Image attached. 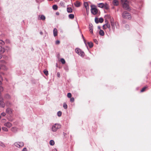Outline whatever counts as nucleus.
Wrapping results in <instances>:
<instances>
[{
	"label": "nucleus",
	"mask_w": 151,
	"mask_h": 151,
	"mask_svg": "<svg viewBox=\"0 0 151 151\" xmlns=\"http://www.w3.org/2000/svg\"><path fill=\"white\" fill-rule=\"evenodd\" d=\"M11 130L12 132L15 133L18 131V128L15 127H13L11 129Z\"/></svg>",
	"instance_id": "6ab92c4d"
},
{
	"label": "nucleus",
	"mask_w": 151,
	"mask_h": 151,
	"mask_svg": "<svg viewBox=\"0 0 151 151\" xmlns=\"http://www.w3.org/2000/svg\"><path fill=\"white\" fill-rule=\"evenodd\" d=\"M0 145L3 147H5V145L2 142H0Z\"/></svg>",
	"instance_id": "72a5a7b5"
},
{
	"label": "nucleus",
	"mask_w": 151,
	"mask_h": 151,
	"mask_svg": "<svg viewBox=\"0 0 151 151\" xmlns=\"http://www.w3.org/2000/svg\"><path fill=\"white\" fill-rule=\"evenodd\" d=\"M121 3L124 9L126 10L129 9V2L127 0H121Z\"/></svg>",
	"instance_id": "f257e3e1"
},
{
	"label": "nucleus",
	"mask_w": 151,
	"mask_h": 151,
	"mask_svg": "<svg viewBox=\"0 0 151 151\" xmlns=\"http://www.w3.org/2000/svg\"><path fill=\"white\" fill-rule=\"evenodd\" d=\"M112 4L114 6H118L119 4V2L118 0H114Z\"/></svg>",
	"instance_id": "dca6fc26"
},
{
	"label": "nucleus",
	"mask_w": 151,
	"mask_h": 151,
	"mask_svg": "<svg viewBox=\"0 0 151 151\" xmlns=\"http://www.w3.org/2000/svg\"><path fill=\"white\" fill-rule=\"evenodd\" d=\"M147 87L146 86L144 87L143 88H142V90H141L140 92H144L145 91V89L147 88Z\"/></svg>",
	"instance_id": "a19ab883"
},
{
	"label": "nucleus",
	"mask_w": 151,
	"mask_h": 151,
	"mask_svg": "<svg viewBox=\"0 0 151 151\" xmlns=\"http://www.w3.org/2000/svg\"><path fill=\"white\" fill-rule=\"evenodd\" d=\"M5 62L4 60L0 61V70L2 69L4 70H6V67L5 66Z\"/></svg>",
	"instance_id": "39448f33"
},
{
	"label": "nucleus",
	"mask_w": 151,
	"mask_h": 151,
	"mask_svg": "<svg viewBox=\"0 0 151 151\" xmlns=\"http://www.w3.org/2000/svg\"><path fill=\"white\" fill-rule=\"evenodd\" d=\"M4 98L5 99H10L11 97L9 95L6 94L5 95Z\"/></svg>",
	"instance_id": "5701e85b"
},
{
	"label": "nucleus",
	"mask_w": 151,
	"mask_h": 151,
	"mask_svg": "<svg viewBox=\"0 0 151 151\" xmlns=\"http://www.w3.org/2000/svg\"><path fill=\"white\" fill-rule=\"evenodd\" d=\"M74 101V99L73 98V97H72V98H70V101L71 102H73Z\"/></svg>",
	"instance_id": "c03bdc74"
},
{
	"label": "nucleus",
	"mask_w": 151,
	"mask_h": 151,
	"mask_svg": "<svg viewBox=\"0 0 151 151\" xmlns=\"http://www.w3.org/2000/svg\"><path fill=\"white\" fill-rule=\"evenodd\" d=\"M60 5L62 7H65L64 3L62 1L60 2Z\"/></svg>",
	"instance_id": "c756f323"
},
{
	"label": "nucleus",
	"mask_w": 151,
	"mask_h": 151,
	"mask_svg": "<svg viewBox=\"0 0 151 151\" xmlns=\"http://www.w3.org/2000/svg\"><path fill=\"white\" fill-rule=\"evenodd\" d=\"M91 13H92V14H93L94 15H95L96 14H97V13L98 12V10H97V9L95 8H92V5H91Z\"/></svg>",
	"instance_id": "6e6552de"
},
{
	"label": "nucleus",
	"mask_w": 151,
	"mask_h": 151,
	"mask_svg": "<svg viewBox=\"0 0 151 151\" xmlns=\"http://www.w3.org/2000/svg\"><path fill=\"white\" fill-rule=\"evenodd\" d=\"M6 106L8 107H11L12 106V104L11 102L9 101H7L5 102Z\"/></svg>",
	"instance_id": "ddd939ff"
},
{
	"label": "nucleus",
	"mask_w": 151,
	"mask_h": 151,
	"mask_svg": "<svg viewBox=\"0 0 151 151\" xmlns=\"http://www.w3.org/2000/svg\"><path fill=\"white\" fill-rule=\"evenodd\" d=\"M57 115L58 116H60L62 115V112L60 111H58L57 113Z\"/></svg>",
	"instance_id": "ea45409f"
},
{
	"label": "nucleus",
	"mask_w": 151,
	"mask_h": 151,
	"mask_svg": "<svg viewBox=\"0 0 151 151\" xmlns=\"http://www.w3.org/2000/svg\"><path fill=\"white\" fill-rule=\"evenodd\" d=\"M82 38H83V41H84V42H85V44L86 45V42H85V39H84V37H83V36Z\"/></svg>",
	"instance_id": "864d4df0"
},
{
	"label": "nucleus",
	"mask_w": 151,
	"mask_h": 151,
	"mask_svg": "<svg viewBox=\"0 0 151 151\" xmlns=\"http://www.w3.org/2000/svg\"><path fill=\"white\" fill-rule=\"evenodd\" d=\"M89 29L90 30V32L93 33V26L91 23H90L89 24Z\"/></svg>",
	"instance_id": "4468645a"
},
{
	"label": "nucleus",
	"mask_w": 151,
	"mask_h": 151,
	"mask_svg": "<svg viewBox=\"0 0 151 151\" xmlns=\"http://www.w3.org/2000/svg\"><path fill=\"white\" fill-rule=\"evenodd\" d=\"M22 151H27V149L26 147H24L22 150Z\"/></svg>",
	"instance_id": "8fccbe9b"
},
{
	"label": "nucleus",
	"mask_w": 151,
	"mask_h": 151,
	"mask_svg": "<svg viewBox=\"0 0 151 151\" xmlns=\"http://www.w3.org/2000/svg\"><path fill=\"white\" fill-rule=\"evenodd\" d=\"M50 145L53 146L55 144V142L53 140H51L50 141Z\"/></svg>",
	"instance_id": "c85d7f7f"
},
{
	"label": "nucleus",
	"mask_w": 151,
	"mask_h": 151,
	"mask_svg": "<svg viewBox=\"0 0 151 151\" xmlns=\"http://www.w3.org/2000/svg\"><path fill=\"white\" fill-rule=\"evenodd\" d=\"M47 0L48 1H52L53 0Z\"/></svg>",
	"instance_id": "052dcab7"
},
{
	"label": "nucleus",
	"mask_w": 151,
	"mask_h": 151,
	"mask_svg": "<svg viewBox=\"0 0 151 151\" xmlns=\"http://www.w3.org/2000/svg\"><path fill=\"white\" fill-rule=\"evenodd\" d=\"M64 134H66V133H64Z\"/></svg>",
	"instance_id": "338daca9"
},
{
	"label": "nucleus",
	"mask_w": 151,
	"mask_h": 151,
	"mask_svg": "<svg viewBox=\"0 0 151 151\" xmlns=\"http://www.w3.org/2000/svg\"><path fill=\"white\" fill-rule=\"evenodd\" d=\"M4 125L8 128H10L12 126V124L9 122H7L4 124Z\"/></svg>",
	"instance_id": "f3484780"
},
{
	"label": "nucleus",
	"mask_w": 151,
	"mask_h": 151,
	"mask_svg": "<svg viewBox=\"0 0 151 151\" xmlns=\"http://www.w3.org/2000/svg\"><path fill=\"white\" fill-rule=\"evenodd\" d=\"M66 70H68V69H66Z\"/></svg>",
	"instance_id": "0e129e2a"
},
{
	"label": "nucleus",
	"mask_w": 151,
	"mask_h": 151,
	"mask_svg": "<svg viewBox=\"0 0 151 151\" xmlns=\"http://www.w3.org/2000/svg\"><path fill=\"white\" fill-rule=\"evenodd\" d=\"M40 34L41 35H42L43 33V32L42 31H41L40 32Z\"/></svg>",
	"instance_id": "6e6d98bb"
},
{
	"label": "nucleus",
	"mask_w": 151,
	"mask_h": 151,
	"mask_svg": "<svg viewBox=\"0 0 151 151\" xmlns=\"http://www.w3.org/2000/svg\"><path fill=\"white\" fill-rule=\"evenodd\" d=\"M76 52L78 55L82 57L84 56L85 54L84 52L79 48H76L75 50Z\"/></svg>",
	"instance_id": "20e7f679"
},
{
	"label": "nucleus",
	"mask_w": 151,
	"mask_h": 151,
	"mask_svg": "<svg viewBox=\"0 0 151 151\" xmlns=\"http://www.w3.org/2000/svg\"><path fill=\"white\" fill-rule=\"evenodd\" d=\"M94 42L97 44H98V42L97 40L96 39H94L93 40Z\"/></svg>",
	"instance_id": "49530a36"
},
{
	"label": "nucleus",
	"mask_w": 151,
	"mask_h": 151,
	"mask_svg": "<svg viewBox=\"0 0 151 151\" xmlns=\"http://www.w3.org/2000/svg\"><path fill=\"white\" fill-rule=\"evenodd\" d=\"M83 35H82V37H83Z\"/></svg>",
	"instance_id": "69168bd1"
},
{
	"label": "nucleus",
	"mask_w": 151,
	"mask_h": 151,
	"mask_svg": "<svg viewBox=\"0 0 151 151\" xmlns=\"http://www.w3.org/2000/svg\"><path fill=\"white\" fill-rule=\"evenodd\" d=\"M98 28L99 29H100L101 27H100L99 26H98Z\"/></svg>",
	"instance_id": "4d7b16f0"
},
{
	"label": "nucleus",
	"mask_w": 151,
	"mask_h": 151,
	"mask_svg": "<svg viewBox=\"0 0 151 151\" xmlns=\"http://www.w3.org/2000/svg\"><path fill=\"white\" fill-rule=\"evenodd\" d=\"M53 9L55 10L58 9V6L56 5H54L52 6Z\"/></svg>",
	"instance_id": "7c9ffc66"
},
{
	"label": "nucleus",
	"mask_w": 151,
	"mask_h": 151,
	"mask_svg": "<svg viewBox=\"0 0 151 151\" xmlns=\"http://www.w3.org/2000/svg\"><path fill=\"white\" fill-rule=\"evenodd\" d=\"M65 2H67L69 0H64Z\"/></svg>",
	"instance_id": "bf43d9fd"
},
{
	"label": "nucleus",
	"mask_w": 151,
	"mask_h": 151,
	"mask_svg": "<svg viewBox=\"0 0 151 151\" xmlns=\"http://www.w3.org/2000/svg\"><path fill=\"white\" fill-rule=\"evenodd\" d=\"M5 50L4 47L2 46H0V53H3L5 52Z\"/></svg>",
	"instance_id": "412c9836"
},
{
	"label": "nucleus",
	"mask_w": 151,
	"mask_h": 151,
	"mask_svg": "<svg viewBox=\"0 0 151 151\" xmlns=\"http://www.w3.org/2000/svg\"><path fill=\"white\" fill-rule=\"evenodd\" d=\"M88 45L90 48L92 47L93 46V43L91 42H88Z\"/></svg>",
	"instance_id": "a878e982"
},
{
	"label": "nucleus",
	"mask_w": 151,
	"mask_h": 151,
	"mask_svg": "<svg viewBox=\"0 0 151 151\" xmlns=\"http://www.w3.org/2000/svg\"><path fill=\"white\" fill-rule=\"evenodd\" d=\"M61 126L60 124L58 123H56L52 126V130L53 132H55L58 129H59L61 128Z\"/></svg>",
	"instance_id": "7ed1b4c3"
},
{
	"label": "nucleus",
	"mask_w": 151,
	"mask_h": 151,
	"mask_svg": "<svg viewBox=\"0 0 151 151\" xmlns=\"http://www.w3.org/2000/svg\"><path fill=\"white\" fill-rule=\"evenodd\" d=\"M95 22L96 24H98L99 23V20L98 19V18H95Z\"/></svg>",
	"instance_id": "79ce46f5"
},
{
	"label": "nucleus",
	"mask_w": 151,
	"mask_h": 151,
	"mask_svg": "<svg viewBox=\"0 0 151 151\" xmlns=\"http://www.w3.org/2000/svg\"><path fill=\"white\" fill-rule=\"evenodd\" d=\"M68 17L70 19H73L74 18V15L73 14H70L68 15Z\"/></svg>",
	"instance_id": "cd10ccee"
},
{
	"label": "nucleus",
	"mask_w": 151,
	"mask_h": 151,
	"mask_svg": "<svg viewBox=\"0 0 151 151\" xmlns=\"http://www.w3.org/2000/svg\"><path fill=\"white\" fill-rule=\"evenodd\" d=\"M63 107L65 109H66L67 108V107H68L67 105V104L65 103H64L63 105Z\"/></svg>",
	"instance_id": "e433bc0d"
},
{
	"label": "nucleus",
	"mask_w": 151,
	"mask_h": 151,
	"mask_svg": "<svg viewBox=\"0 0 151 151\" xmlns=\"http://www.w3.org/2000/svg\"><path fill=\"white\" fill-rule=\"evenodd\" d=\"M53 35L54 37H56L58 35V31L56 28H55L53 30Z\"/></svg>",
	"instance_id": "a211bd4d"
},
{
	"label": "nucleus",
	"mask_w": 151,
	"mask_h": 151,
	"mask_svg": "<svg viewBox=\"0 0 151 151\" xmlns=\"http://www.w3.org/2000/svg\"><path fill=\"white\" fill-rule=\"evenodd\" d=\"M99 22L101 23L104 21V19L102 18H100L99 19Z\"/></svg>",
	"instance_id": "f704fd0d"
},
{
	"label": "nucleus",
	"mask_w": 151,
	"mask_h": 151,
	"mask_svg": "<svg viewBox=\"0 0 151 151\" xmlns=\"http://www.w3.org/2000/svg\"><path fill=\"white\" fill-rule=\"evenodd\" d=\"M98 6L99 7L103 8L104 6V4L103 3H100L98 4Z\"/></svg>",
	"instance_id": "b1692460"
},
{
	"label": "nucleus",
	"mask_w": 151,
	"mask_h": 151,
	"mask_svg": "<svg viewBox=\"0 0 151 151\" xmlns=\"http://www.w3.org/2000/svg\"><path fill=\"white\" fill-rule=\"evenodd\" d=\"M125 27L127 29H128L129 28V26L127 24L125 26Z\"/></svg>",
	"instance_id": "de8ad7c7"
},
{
	"label": "nucleus",
	"mask_w": 151,
	"mask_h": 151,
	"mask_svg": "<svg viewBox=\"0 0 151 151\" xmlns=\"http://www.w3.org/2000/svg\"><path fill=\"white\" fill-rule=\"evenodd\" d=\"M43 72L46 76H47L48 74V72L47 70H44Z\"/></svg>",
	"instance_id": "c9c22d12"
},
{
	"label": "nucleus",
	"mask_w": 151,
	"mask_h": 151,
	"mask_svg": "<svg viewBox=\"0 0 151 151\" xmlns=\"http://www.w3.org/2000/svg\"><path fill=\"white\" fill-rule=\"evenodd\" d=\"M5 104L3 101V99L2 97L0 96V107L4 108Z\"/></svg>",
	"instance_id": "0eeeda50"
},
{
	"label": "nucleus",
	"mask_w": 151,
	"mask_h": 151,
	"mask_svg": "<svg viewBox=\"0 0 151 151\" xmlns=\"http://www.w3.org/2000/svg\"><path fill=\"white\" fill-rule=\"evenodd\" d=\"M46 18L45 16L43 15H39L38 16V19L40 20H42L44 21L45 19Z\"/></svg>",
	"instance_id": "f8f14e48"
},
{
	"label": "nucleus",
	"mask_w": 151,
	"mask_h": 151,
	"mask_svg": "<svg viewBox=\"0 0 151 151\" xmlns=\"http://www.w3.org/2000/svg\"><path fill=\"white\" fill-rule=\"evenodd\" d=\"M1 116L0 115V119H1Z\"/></svg>",
	"instance_id": "e2e57ef3"
},
{
	"label": "nucleus",
	"mask_w": 151,
	"mask_h": 151,
	"mask_svg": "<svg viewBox=\"0 0 151 151\" xmlns=\"http://www.w3.org/2000/svg\"><path fill=\"white\" fill-rule=\"evenodd\" d=\"M72 11V9L71 7H68L67 8V11L68 13H71Z\"/></svg>",
	"instance_id": "bb28decb"
},
{
	"label": "nucleus",
	"mask_w": 151,
	"mask_h": 151,
	"mask_svg": "<svg viewBox=\"0 0 151 151\" xmlns=\"http://www.w3.org/2000/svg\"><path fill=\"white\" fill-rule=\"evenodd\" d=\"M75 6L76 7H79L80 6V3L78 1H76L74 3Z\"/></svg>",
	"instance_id": "4be33fe9"
},
{
	"label": "nucleus",
	"mask_w": 151,
	"mask_h": 151,
	"mask_svg": "<svg viewBox=\"0 0 151 151\" xmlns=\"http://www.w3.org/2000/svg\"><path fill=\"white\" fill-rule=\"evenodd\" d=\"M2 129L4 131L7 132L8 131L7 128L6 127H3Z\"/></svg>",
	"instance_id": "58836bf2"
},
{
	"label": "nucleus",
	"mask_w": 151,
	"mask_h": 151,
	"mask_svg": "<svg viewBox=\"0 0 151 151\" xmlns=\"http://www.w3.org/2000/svg\"><path fill=\"white\" fill-rule=\"evenodd\" d=\"M84 6L86 9L87 12L89 11V8L88 3L87 2H84Z\"/></svg>",
	"instance_id": "9b49d317"
},
{
	"label": "nucleus",
	"mask_w": 151,
	"mask_h": 151,
	"mask_svg": "<svg viewBox=\"0 0 151 151\" xmlns=\"http://www.w3.org/2000/svg\"><path fill=\"white\" fill-rule=\"evenodd\" d=\"M99 34L100 35L103 36L104 35V32L103 30L100 29L99 32Z\"/></svg>",
	"instance_id": "393cba45"
},
{
	"label": "nucleus",
	"mask_w": 151,
	"mask_h": 151,
	"mask_svg": "<svg viewBox=\"0 0 151 151\" xmlns=\"http://www.w3.org/2000/svg\"><path fill=\"white\" fill-rule=\"evenodd\" d=\"M39 6H38V8L39 9Z\"/></svg>",
	"instance_id": "774afa93"
},
{
	"label": "nucleus",
	"mask_w": 151,
	"mask_h": 151,
	"mask_svg": "<svg viewBox=\"0 0 151 151\" xmlns=\"http://www.w3.org/2000/svg\"><path fill=\"white\" fill-rule=\"evenodd\" d=\"M56 14L57 15H58L59 14V13L58 12H57L56 13Z\"/></svg>",
	"instance_id": "5fc2aeb1"
},
{
	"label": "nucleus",
	"mask_w": 151,
	"mask_h": 151,
	"mask_svg": "<svg viewBox=\"0 0 151 151\" xmlns=\"http://www.w3.org/2000/svg\"><path fill=\"white\" fill-rule=\"evenodd\" d=\"M6 113L9 114H11L12 113V110L11 108L8 107L6 109Z\"/></svg>",
	"instance_id": "9d476101"
},
{
	"label": "nucleus",
	"mask_w": 151,
	"mask_h": 151,
	"mask_svg": "<svg viewBox=\"0 0 151 151\" xmlns=\"http://www.w3.org/2000/svg\"><path fill=\"white\" fill-rule=\"evenodd\" d=\"M24 143L23 142H17L14 143V145L17 147L20 148L24 146Z\"/></svg>",
	"instance_id": "423d86ee"
},
{
	"label": "nucleus",
	"mask_w": 151,
	"mask_h": 151,
	"mask_svg": "<svg viewBox=\"0 0 151 151\" xmlns=\"http://www.w3.org/2000/svg\"><path fill=\"white\" fill-rule=\"evenodd\" d=\"M6 115L5 112H2L1 114V115L3 116H4Z\"/></svg>",
	"instance_id": "09e8293b"
},
{
	"label": "nucleus",
	"mask_w": 151,
	"mask_h": 151,
	"mask_svg": "<svg viewBox=\"0 0 151 151\" xmlns=\"http://www.w3.org/2000/svg\"><path fill=\"white\" fill-rule=\"evenodd\" d=\"M110 26L109 24H108L107 23L104 24L103 26V29H106L107 28H110Z\"/></svg>",
	"instance_id": "2eb2a0df"
},
{
	"label": "nucleus",
	"mask_w": 151,
	"mask_h": 151,
	"mask_svg": "<svg viewBox=\"0 0 151 151\" xmlns=\"http://www.w3.org/2000/svg\"><path fill=\"white\" fill-rule=\"evenodd\" d=\"M2 77L0 75V92L4 90L3 88L1 86L2 84Z\"/></svg>",
	"instance_id": "1a4fd4ad"
},
{
	"label": "nucleus",
	"mask_w": 151,
	"mask_h": 151,
	"mask_svg": "<svg viewBox=\"0 0 151 151\" xmlns=\"http://www.w3.org/2000/svg\"><path fill=\"white\" fill-rule=\"evenodd\" d=\"M122 17L124 19H131L132 18L130 14L127 11H124L123 12Z\"/></svg>",
	"instance_id": "f03ea898"
},
{
	"label": "nucleus",
	"mask_w": 151,
	"mask_h": 151,
	"mask_svg": "<svg viewBox=\"0 0 151 151\" xmlns=\"http://www.w3.org/2000/svg\"><path fill=\"white\" fill-rule=\"evenodd\" d=\"M111 24L113 29H115V24L113 19L111 20Z\"/></svg>",
	"instance_id": "aec40b11"
},
{
	"label": "nucleus",
	"mask_w": 151,
	"mask_h": 151,
	"mask_svg": "<svg viewBox=\"0 0 151 151\" xmlns=\"http://www.w3.org/2000/svg\"><path fill=\"white\" fill-rule=\"evenodd\" d=\"M71 94L70 93H68L67 94V97L69 98H70L71 97Z\"/></svg>",
	"instance_id": "37998d69"
},
{
	"label": "nucleus",
	"mask_w": 151,
	"mask_h": 151,
	"mask_svg": "<svg viewBox=\"0 0 151 151\" xmlns=\"http://www.w3.org/2000/svg\"><path fill=\"white\" fill-rule=\"evenodd\" d=\"M54 151H57V150H56V149H55L54 150Z\"/></svg>",
	"instance_id": "13d9d810"
},
{
	"label": "nucleus",
	"mask_w": 151,
	"mask_h": 151,
	"mask_svg": "<svg viewBox=\"0 0 151 151\" xmlns=\"http://www.w3.org/2000/svg\"><path fill=\"white\" fill-rule=\"evenodd\" d=\"M5 44L4 42L1 39H0V44L1 45H4Z\"/></svg>",
	"instance_id": "473e14b6"
},
{
	"label": "nucleus",
	"mask_w": 151,
	"mask_h": 151,
	"mask_svg": "<svg viewBox=\"0 0 151 151\" xmlns=\"http://www.w3.org/2000/svg\"><path fill=\"white\" fill-rule=\"evenodd\" d=\"M104 8L106 10H108L109 9V6L106 3L105 4H104Z\"/></svg>",
	"instance_id": "2f4dec72"
},
{
	"label": "nucleus",
	"mask_w": 151,
	"mask_h": 151,
	"mask_svg": "<svg viewBox=\"0 0 151 151\" xmlns=\"http://www.w3.org/2000/svg\"><path fill=\"white\" fill-rule=\"evenodd\" d=\"M60 42L59 40H57L55 42V44L56 45H58L60 44Z\"/></svg>",
	"instance_id": "a18cd8bd"
},
{
	"label": "nucleus",
	"mask_w": 151,
	"mask_h": 151,
	"mask_svg": "<svg viewBox=\"0 0 151 151\" xmlns=\"http://www.w3.org/2000/svg\"><path fill=\"white\" fill-rule=\"evenodd\" d=\"M60 61L63 64H65V60L63 58H61V59Z\"/></svg>",
	"instance_id": "4c0bfd02"
},
{
	"label": "nucleus",
	"mask_w": 151,
	"mask_h": 151,
	"mask_svg": "<svg viewBox=\"0 0 151 151\" xmlns=\"http://www.w3.org/2000/svg\"><path fill=\"white\" fill-rule=\"evenodd\" d=\"M2 53H0V59L1 58H2Z\"/></svg>",
	"instance_id": "603ef678"
},
{
	"label": "nucleus",
	"mask_w": 151,
	"mask_h": 151,
	"mask_svg": "<svg viewBox=\"0 0 151 151\" xmlns=\"http://www.w3.org/2000/svg\"><path fill=\"white\" fill-rule=\"evenodd\" d=\"M57 76L59 78L60 77V73L59 72L57 73Z\"/></svg>",
	"instance_id": "3c124183"
},
{
	"label": "nucleus",
	"mask_w": 151,
	"mask_h": 151,
	"mask_svg": "<svg viewBox=\"0 0 151 151\" xmlns=\"http://www.w3.org/2000/svg\"><path fill=\"white\" fill-rule=\"evenodd\" d=\"M106 26H104V28H106Z\"/></svg>",
	"instance_id": "680f3d73"
}]
</instances>
